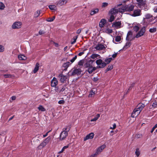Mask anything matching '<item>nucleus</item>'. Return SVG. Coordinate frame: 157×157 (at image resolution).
I'll return each instance as SVG.
<instances>
[{
	"instance_id": "nucleus-62",
	"label": "nucleus",
	"mask_w": 157,
	"mask_h": 157,
	"mask_svg": "<svg viewBox=\"0 0 157 157\" xmlns=\"http://www.w3.org/2000/svg\"><path fill=\"white\" fill-rule=\"evenodd\" d=\"M53 44L55 45V46L56 47H58L59 45L58 44L54 42H53Z\"/></svg>"
},
{
	"instance_id": "nucleus-20",
	"label": "nucleus",
	"mask_w": 157,
	"mask_h": 157,
	"mask_svg": "<svg viewBox=\"0 0 157 157\" xmlns=\"http://www.w3.org/2000/svg\"><path fill=\"white\" fill-rule=\"evenodd\" d=\"M106 146L105 144L101 146L97 150L96 153L97 154H99L101 152L102 150Z\"/></svg>"
},
{
	"instance_id": "nucleus-63",
	"label": "nucleus",
	"mask_w": 157,
	"mask_h": 157,
	"mask_svg": "<svg viewBox=\"0 0 157 157\" xmlns=\"http://www.w3.org/2000/svg\"><path fill=\"white\" fill-rule=\"evenodd\" d=\"M16 99V97L15 96H13L11 97V99L12 100H15Z\"/></svg>"
},
{
	"instance_id": "nucleus-51",
	"label": "nucleus",
	"mask_w": 157,
	"mask_h": 157,
	"mask_svg": "<svg viewBox=\"0 0 157 157\" xmlns=\"http://www.w3.org/2000/svg\"><path fill=\"white\" fill-rule=\"evenodd\" d=\"M65 101L63 100H60L59 101L58 103L59 104H64Z\"/></svg>"
},
{
	"instance_id": "nucleus-56",
	"label": "nucleus",
	"mask_w": 157,
	"mask_h": 157,
	"mask_svg": "<svg viewBox=\"0 0 157 157\" xmlns=\"http://www.w3.org/2000/svg\"><path fill=\"white\" fill-rule=\"evenodd\" d=\"M85 51V50H84L82 52H80L78 54V56H81L84 53V52Z\"/></svg>"
},
{
	"instance_id": "nucleus-39",
	"label": "nucleus",
	"mask_w": 157,
	"mask_h": 157,
	"mask_svg": "<svg viewBox=\"0 0 157 157\" xmlns=\"http://www.w3.org/2000/svg\"><path fill=\"white\" fill-rule=\"evenodd\" d=\"M84 63V60L82 59L80 60L78 63V65L80 66H82L83 65Z\"/></svg>"
},
{
	"instance_id": "nucleus-45",
	"label": "nucleus",
	"mask_w": 157,
	"mask_h": 157,
	"mask_svg": "<svg viewBox=\"0 0 157 157\" xmlns=\"http://www.w3.org/2000/svg\"><path fill=\"white\" fill-rule=\"evenodd\" d=\"M4 76L5 78H11L12 77V75L10 74H4L3 75Z\"/></svg>"
},
{
	"instance_id": "nucleus-7",
	"label": "nucleus",
	"mask_w": 157,
	"mask_h": 157,
	"mask_svg": "<svg viewBox=\"0 0 157 157\" xmlns=\"http://www.w3.org/2000/svg\"><path fill=\"white\" fill-rule=\"evenodd\" d=\"M58 84V81L56 78L54 77L51 81V86L52 87H55V90L57 91L59 89L58 86H56Z\"/></svg>"
},
{
	"instance_id": "nucleus-4",
	"label": "nucleus",
	"mask_w": 157,
	"mask_h": 157,
	"mask_svg": "<svg viewBox=\"0 0 157 157\" xmlns=\"http://www.w3.org/2000/svg\"><path fill=\"white\" fill-rule=\"evenodd\" d=\"M70 128L71 127L70 126H67L66 128H63L59 136V139L60 140H64L67 136L68 132L70 131Z\"/></svg>"
},
{
	"instance_id": "nucleus-38",
	"label": "nucleus",
	"mask_w": 157,
	"mask_h": 157,
	"mask_svg": "<svg viewBox=\"0 0 157 157\" xmlns=\"http://www.w3.org/2000/svg\"><path fill=\"white\" fill-rule=\"evenodd\" d=\"M38 109L41 111H45V109L43 107L42 105H40L38 107Z\"/></svg>"
},
{
	"instance_id": "nucleus-15",
	"label": "nucleus",
	"mask_w": 157,
	"mask_h": 157,
	"mask_svg": "<svg viewBox=\"0 0 157 157\" xmlns=\"http://www.w3.org/2000/svg\"><path fill=\"white\" fill-rule=\"evenodd\" d=\"M95 48L97 50H102L105 48V47L103 44H100L97 45Z\"/></svg>"
},
{
	"instance_id": "nucleus-6",
	"label": "nucleus",
	"mask_w": 157,
	"mask_h": 157,
	"mask_svg": "<svg viewBox=\"0 0 157 157\" xmlns=\"http://www.w3.org/2000/svg\"><path fill=\"white\" fill-rule=\"evenodd\" d=\"M82 71L81 69L76 68L73 70H71L68 72L69 76H74L77 75H78L81 74Z\"/></svg>"
},
{
	"instance_id": "nucleus-31",
	"label": "nucleus",
	"mask_w": 157,
	"mask_h": 157,
	"mask_svg": "<svg viewBox=\"0 0 157 157\" xmlns=\"http://www.w3.org/2000/svg\"><path fill=\"white\" fill-rule=\"evenodd\" d=\"M55 18V16H53L52 18H48L46 19V21L48 22H52L54 20Z\"/></svg>"
},
{
	"instance_id": "nucleus-48",
	"label": "nucleus",
	"mask_w": 157,
	"mask_h": 157,
	"mask_svg": "<svg viewBox=\"0 0 157 157\" xmlns=\"http://www.w3.org/2000/svg\"><path fill=\"white\" fill-rule=\"evenodd\" d=\"M77 58V56L76 55H75L74 57L72 59H71L70 60L71 62V63H73L74 62V61L75 60V59Z\"/></svg>"
},
{
	"instance_id": "nucleus-57",
	"label": "nucleus",
	"mask_w": 157,
	"mask_h": 157,
	"mask_svg": "<svg viewBox=\"0 0 157 157\" xmlns=\"http://www.w3.org/2000/svg\"><path fill=\"white\" fill-rule=\"evenodd\" d=\"M97 154H98L96 152L95 153L91 155L89 157H96L97 156Z\"/></svg>"
},
{
	"instance_id": "nucleus-2",
	"label": "nucleus",
	"mask_w": 157,
	"mask_h": 157,
	"mask_svg": "<svg viewBox=\"0 0 157 157\" xmlns=\"http://www.w3.org/2000/svg\"><path fill=\"white\" fill-rule=\"evenodd\" d=\"M144 107V104L141 103H139L133 110L131 114V117H134L136 116H137L138 115Z\"/></svg>"
},
{
	"instance_id": "nucleus-1",
	"label": "nucleus",
	"mask_w": 157,
	"mask_h": 157,
	"mask_svg": "<svg viewBox=\"0 0 157 157\" xmlns=\"http://www.w3.org/2000/svg\"><path fill=\"white\" fill-rule=\"evenodd\" d=\"M94 63L95 64L94 60L90 59L87 61L84 65V67L87 68V71L90 74H92L97 68H98L97 67H93Z\"/></svg>"
},
{
	"instance_id": "nucleus-10",
	"label": "nucleus",
	"mask_w": 157,
	"mask_h": 157,
	"mask_svg": "<svg viewBox=\"0 0 157 157\" xmlns=\"http://www.w3.org/2000/svg\"><path fill=\"white\" fill-rule=\"evenodd\" d=\"M141 10L139 9L134 10L133 11V13L131 15V16L135 17L140 16L141 14Z\"/></svg>"
},
{
	"instance_id": "nucleus-55",
	"label": "nucleus",
	"mask_w": 157,
	"mask_h": 157,
	"mask_svg": "<svg viewBox=\"0 0 157 157\" xmlns=\"http://www.w3.org/2000/svg\"><path fill=\"white\" fill-rule=\"evenodd\" d=\"M98 77H94L93 80L94 82H97L98 81Z\"/></svg>"
},
{
	"instance_id": "nucleus-35",
	"label": "nucleus",
	"mask_w": 157,
	"mask_h": 157,
	"mask_svg": "<svg viewBox=\"0 0 157 157\" xmlns=\"http://www.w3.org/2000/svg\"><path fill=\"white\" fill-rule=\"evenodd\" d=\"M135 154L137 157H138L140 155V152L139 148H137L136 149V151H135Z\"/></svg>"
},
{
	"instance_id": "nucleus-42",
	"label": "nucleus",
	"mask_w": 157,
	"mask_h": 157,
	"mask_svg": "<svg viewBox=\"0 0 157 157\" xmlns=\"http://www.w3.org/2000/svg\"><path fill=\"white\" fill-rule=\"evenodd\" d=\"M98 55L97 54H92L90 56L91 58L93 59H95L97 58Z\"/></svg>"
},
{
	"instance_id": "nucleus-33",
	"label": "nucleus",
	"mask_w": 157,
	"mask_h": 157,
	"mask_svg": "<svg viewBox=\"0 0 157 157\" xmlns=\"http://www.w3.org/2000/svg\"><path fill=\"white\" fill-rule=\"evenodd\" d=\"M95 94V91H94L93 90H91L90 93V94L89 95V97H92Z\"/></svg>"
},
{
	"instance_id": "nucleus-36",
	"label": "nucleus",
	"mask_w": 157,
	"mask_h": 157,
	"mask_svg": "<svg viewBox=\"0 0 157 157\" xmlns=\"http://www.w3.org/2000/svg\"><path fill=\"white\" fill-rule=\"evenodd\" d=\"M5 7L4 4L2 2H0V10H3Z\"/></svg>"
},
{
	"instance_id": "nucleus-40",
	"label": "nucleus",
	"mask_w": 157,
	"mask_h": 157,
	"mask_svg": "<svg viewBox=\"0 0 157 157\" xmlns=\"http://www.w3.org/2000/svg\"><path fill=\"white\" fill-rule=\"evenodd\" d=\"M40 13V10H37L36 13L34 15V17H38Z\"/></svg>"
},
{
	"instance_id": "nucleus-53",
	"label": "nucleus",
	"mask_w": 157,
	"mask_h": 157,
	"mask_svg": "<svg viewBox=\"0 0 157 157\" xmlns=\"http://www.w3.org/2000/svg\"><path fill=\"white\" fill-rule=\"evenodd\" d=\"M106 31L107 32L109 33H112L113 32V31L111 29L108 28L106 29Z\"/></svg>"
},
{
	"instance_id": "nucleus-22",
	"label": "nucleus",
	"mask_w": 157,
	"mask_h": 157,
	"mask_svg": "<svg viewBox=\"0 0 157 157\" xmlns=\"http://www.w3.org/2000/svg\"><path fill=\"white\" fill-rule=\"evenodd\" d=\"M98 11L99 9L98 8L93 9L90 11V14L93 15L98 13Z\"/></svg>"
},
{
	"instance_id": "nucleus-25",
	"label": "nucleus",
	"mask_w": 157,
	"mask_h": 157,
	"mask_svg": "<svg viewBox=\"0 0 157 157\" xmlns=\"http://www.w3.org/2000/svg\"><path fill=\"white\" fill-rule=\"evenodd\" d=\"M151 18L149 19L148 21H147V23H145V25H148L149 24H150V23L152 22L155 19V17H154L153 16H152Z\"/></svg>"
},
{
	"instance_id": "nucleus-41",
	"label": "nucleus",
	"mask_w": 157,
	"mask_h": 157,
	"mask_svg": "<svg viewBox=\"0 0 157 157\" xmlns=\"http://www.w3.org/2000/svg\"><path fill=\"white\" fill-rule=\"evenodd\" d=\"M115 19L114 15H111L110 17V18L109 20V22H112Z\"/></svg>"
},
{
	"instance_id": "nucleus-27",
	"label": "nucleus",
	"mask_w": 157,
	"mask_h": 157,
	"mask_svg": "<svg viewBox=\"0 0 157 157\" xmlns=\"http://www.w3.org/2000/svg\"><path fill=\"white\" fill-rule=\"evenodd\" d=\"M131 44V43L130 42H127L124 46L123 49H126L127 48L130 46Z\"/></svg>"
},
{
	"instance_id": "nucleus-19",
	"label": "nucleus",
	"mask_w": 157,
	"mask_h": 157,
	"mask_svg": "<svg viewBox=\"0 0 157 157\" xmlns=\"http://www.w3.org/2000/svg\"><path fill=\"white\" fill-rule=\"evenodd\" d=\"M106 20L105 19H101L99 23V26L101 27H103L105 24L106 23Z\"/></svg>"
},
{
	"instance_id": "nucleus-5",
	"label": "nucleus",
	"mask_w": 157,
	"mask_h": 157,
	"mask_svg": "<svg viewBox=\"0 0 157 157\" xmlns=\"http://www.w3.org/2000/svg\"><path fill=\"white\" fill-rule=\"evenodd\" d=\"M51 139V138L50 136L47 137L37 147V149L38 150H40L42 149L48 143Z\"/></svg>"
},
{
	"instance_id": "nucleus-64",
	"label": "nucleus",
	"mask_w": 157,
	"mask_h": 157,
	"mask_svg": "<svg viewBox=\"0 0 157 157\" xmlns=\"http://www.w3.org/2000/svg\"><path fill=\"white\" fill-rule=\"evenodd\" d=\"M135 84V83H132V84H131L130 87L132 88L134 86Z\"/></svg>"
},
{
	"instance_id": "nucleus-43",
	"label": "nucleus",
	"mask_w": 157,
	"mask_h": 157,
	"mask_svg": "<svg viewBox=\"0 0 157 157\" xmlns=\"http://www.w3.org/2000/svg\"><path fill=\"white\" fill-rule=\"evenodd\" d=\"M133 29L136 32L139 30V27L138 26L135 25L133 27Z\"/></svg>"
},
{
	"instance_id": "nucleus-29",
	"label": "nucleus",
	"mask_w": 157,
	"mask_h": 157,
	"mask_svg": "<svg viewBox=\"0 0 157 157\" xmlns=\"http://www.w3.org/2000/svg\"><path fill=\"white\" fill-rule=\"evenodd\" d=\"M113 68V65H109L107 68L105 70V72H107L108 71L112 70Z\"/></svg>"
},
{
	"instance_id": "nucleus-8",
	"label": "nucleus",
	"mask_w": 157,
	"mask_h": 157,
	"mask_svg": "<svg viewBox=\"0 0 157 157\" xmlns=\"http://www.w3.org/2000/svg\"><path fill=\"white\" fill-rule=\"evenodd\" d=\"M146 27L145 26L143 27L138 32L136 36V37L138 38L142 36H143L146 31Z\"/></svg>"
},
{
	"instance_id": "nucleus-32",
	"label": "nucleus",
	"mask_w": 157,
	"mask_h": 157,
	"mask_svg": "<svg viewBox=\"0 0 157 157\" xmlns=\"http://www.w3.org/2000/svg\"><path fill=\"white\" fill-rule=\"evenodd\" d=\"M78 38V36H74L72 40H73V41H72L71 42V44H75L76 42V40Z\"/></svg>"
},
{
	"instance_id": "nucleus-61",
	"label": "nucleus",
	"mask_w": 157,
	"mask_h": 157,
	"mask_svg": "<svg viewBox=\"0 0 157 157\" xmlns=\"http://www.w3.org/2000/svg\"><path fill=\"white\" fill-rule=\"evenodd\" d=\"M81 30L80 29H79L77 31L76 33L77 34H79L81 33Z\"/></svg>"
},
{
	"instance_id": "nucleus-23",
	"label": "nucleus",
	"mask_w": 157,
	"mask_h": 157,
	"mask_svg": "<svg viewBox=\"0 0 157 157\" xmlns=\"http://www.w3.org/2000/svg\"><path fill=\"white\" fill-rule=\"evenodd\" d=\"M40 67V64L39 63H37L36 65V66L35 67L33 71V72L34 73H36L39 69V68Z\"/></svg>"
},
{
	"instance_id": "nucleus-13",
	"label": "nucleus",
	"mask_w": 157,
	"mask_h": 157,
	"mask_svg": "<svg viewBox=\"0 0 157 157\" xmlns=\"http://www.w3.org/2000/svg\"><path fill=\"white\" fill-rule=\"evenodd\" d=\"M94 136V134L93 133H90L84 138V140L86 141L88 139H91L93 138Z\"/></svg>"
},
{
	"instance_id": "nucleus-50",
	"label": "nucleus",
	"mask_w": 157,
	"mask_h": 157,
	"mask_svg": "<svg viewBox=\"0 0 157 157\" xmlns=\"http://www.w3.org/2000/svg\"><path fill=\"white\" fill-rule=\"evenodd\" d=\"M66 88V86H63L60 89V90L59 91L60 92H62L64 91L65 90Z\"/></svg>"
},
{
	"instance_id": "nucleus-34",
	"label": "nucleus",
	"mask_w": 157,
	"mask_h": 157,
	"mask_svg": "<svg viewBox=\"0 0 157 157\" xmlns=\"http://www.w3.org/2000/svg\"><path fill=\"white\" fill-rule=\"evenodd\" d=\"M56 7V6L54 5H50L48 6L49 9L51 10H55Z\"/></svg>"
},
{
	"instance_id": "nucleus-18",
	"label": "nucleus",
	"mask_w": 157,
	"mask_h": 157,
	"mask_svg": "<svg viewBox=\"0 0 157 157\" xmlns=\"http://www.w3.org/2000/svg\"><path fill=\"white\" fill-rule=\"evenodd\" d=\"M71 64V63L69 62H66L63 63L62 66L64 68L63 70L65 71H67V68Z\"/></svg>"
},
{
	"instance_id": "nucleus-16",
	"label": "nucleus",
	"mask_w": 157,
	"mask_h": 157,
	"mask_svg": "<svg viewBox=\"0 0 157 157\" xmlns=\"http://www.w3.org/2000/svg\"><path fill=\"white\" fill-rule=\"evenodd\" d=\"M118 12V10L115 8L111 9L109 11V14L114 15Z\"/></svg>"
},
{
	"instance_id": "nucleus-12",
	"label": "nucleus",
	"mask_w": 157,
	"mask_h": 157,
	"mask_svg": "<svg viewBox=\"0 0 157 157\" xmlns=\"http://www.w3.org/2000/svg\"><path fill=\"white\" fill-rule=\"evenodd\" d=\"M121 21H116L113 23L112 26L115 27L116 29H119L121 27Z\"/></svg>"
},
{
	"instance_id": "nucleus-17",
	"label": "nucleus",
	"mask_w": 157,
	"mask_h": 157,
	"mask_svg": "<svg viewBox=\"0 0 157 157\" xmlns=\"http://www.w3.org/2000/svg\"><path fill=\"white\" fill-rule=\"evenodd\" d=\"M152 16V15L149 13L146 14L145 16V18H144V23H147V21H148L149 19L151 18L150 17Z\"/></svg>"
},
{
	"instance_id": "nucleus-14",
	"label": "nucleus",
	"mask_w": 157,
	"mask_h": 157,
	"mask_svg": "<svg viewBox=\"0 0 157 157\" xmlns=\"http://www.w3.org/2000/svg\"><path fill=\"white\" fill-rule=\"evenodd\" d=\"M67 2V1L66 0H59L56 3L57 6H60L63 5L64 3H66Z\"/></svg>"
},
{
	"instance_id": "nucleus-37",
	"label": "nucleus",
	"mask_w": 157,
	"mask_h": 157,
	"mask_svg": "<svg viewBox=\"0 0 157 157\" xmlns=\"http://www.w3.org/2000/svg\"><path fill=\"white\" fill-rule=\"evenodd\" d=\"M152 106L154 108H156L157 106V101L155 100L154 102H153L152 104Z\"/></svg>"
},
{
	"instance_id": "nucleus-46",
	"label": "nucleus",
	"mask_w": 157,
	"mask_h": 157,
	"mask_svg": "<svg viewBox=\"0 0 157 157\" xmlns=\"http://www.w3.org/2000/svg\"><path fill=\"white\" fill-rule=\"evenodd\" d=\"M68 147V146H64L63 148H62L61 151H60L59 152V153H61L62 152H63V151L65 149L67 148Z\"/></svg>"
},
{
	"instance_id": "nucleus-60",
	"label": "nucleus",
	"mask_w": 157,
	"mask_h": 157,
	"mask_svg": "<svg viewBox=\"0 0 157 157\" xmlns=\"http://www.w3.org/2000/svg\"><path fill=\"white\" fill-rule=\"evenodd\" d=\"M97 120H98L97 118H96V117H95L93 119H91V120H90V121H91V122L92 121H96Z\"/></svg>"
},
{
	"instance_id": "nucleus-11",
	"label": "nucleus",
	"mask_w": 157,
	"mask_h": 157,
	"mask_svg": "<svg viewBox=\"0 0 157 157\" xmlns=\"http://www.w3.org/2000/svg\"><path fill=\"white\" fill-rule=\"evenodd\" d=\"M58 77L60 78V81L62 83L65 82L67 78V76L63 75L62 73L59 74Z\"/></svg>"
},
{
	"instance_id": "nucleus-30",
	"label": "nucleus",
	"mask_w": 157,
	"mask_h": 157,
	"mask_svg": "<svg viewBox=\"0 0 157 157\" xmlns=\"http://www.w3.org/2000/svg\"><path fill=\"white\" fill-rule=\"evenodd\" d=\"M157 31V29L156 27L151 28L149 30V32L151 33L155 32Z\"/></svg>"
},
{
	"instance_id": "nucleus-58",
	"label": "nucleus",
	"mask_w": 157,
	"mask_h": 157,
	"mask_svg": "<svg viewBox=\"0 0 157 157\" xmlns=\"http://www.w3.org/2000/svg\"><path fill=\"white\" fill-rule=\"evenodd\" d=\"M51 131V130H50V131H48V132H47L43 136V137L44 138V137H45L47 136L48 135V133L49 132H50Z\"/></svg>"
},
{
	"instance_id": "nucleus-24",
	"label": "nucleus",
	"mask_w": 157,
	"mask_h": 157,
	"mask_svg": "<svg viewBox=\"0 0 157 157\" xmlns=\"http://www.w3.org/2000/svg\"><path fill=\"white\" fill-rule=\"evenodd\" d=\"M134 6L132 5H130L129 6H128L126 8V10L127 11H132L134 10Z\"/></svg>"
},
{
	"instance_id": "nucleus-54",
	"label": "nucleus",
	"mask_w": 157,
	"mask_h": 157,
	"mask_svg": "<svg viewBox=\"0 0 157 157\" xmlns=\"http://www.w3.org/2000/svg\"><path fill=\"white\" fill-rule=\"evenodd\" d=\"M45 33V32L44 31L40 30L39 32V33L40 35L43 34Z\"/></svg>"
},
{
	"instance_id": "nucleus-3",
	"label": "nucleus",
	"mask_w": 157,
	"mask_h": 157,
	"mask_svg": "<svg viewBox=\"0 0 157 157\" xmlns=\"http://www.w3.org/2000/svg\"><path fill=\"white\" fill-rule=\"evenodd\" d=\"M112 60V59L111 57L107 58L105 60V61L106 62L105 63L103 62L102 60L101 59H97L96 62V63L98 65L97 67L98 68H104L106 65L107 64L109 63Z\"/></svg>"
},
{
	"instance_id": "nucleus-52",
	"label": "nucleus",
	"mask_w": 157,
	"mask_h": 157,
	"mask_svg": "<svg viewBox=\"0 0 157 157\" xmlns=\"http://www.w3.org/2000/svg\"><path fill=\"white\" fill-rule=\"evenodd\" d=\"M116 127V125L115 123L113 124V127H110V128L111 129H114Z\"/></svg>"
},
{
	"instance_id": "nucleus-47",
	"label": "nucleus",
	"mask_w": 157,
	"mask_h": 157,
	"mask_svg": "<svg viewBox=\"0 0 157 157\" xmlns=\"http://www.w3.org/2000/svg\"><path fill=\"white\" fill-rule=\"evenodd\" d=\"M5 48L3 46L0 45V52H2L4 51Z\"/></svg>"
},
{
	"instance_id": "nucleus-26",
	"label": "nucleus",
	"mask_w": 157,
	"mask_h": 157,
	"mask_svg": "<svg viewBox=\"0 0 157 157\" xmlns=\"http://www.w3.org/2000/svg\"><path fill=\"white\" fill-rule=\"evenodd\" d=\"M137 2L138 3L139 5L140 6H144L145 3L144 1V0H136Z\"/></svg>"
},
{
	"instance_id": "nucleus-59",
	"label": "nucleus",
	"mask_w": 157,
	"mask_h": 157,
	"mask_svg": "<svg viewBox=\"0 0 157 157\" xmlns=\"http://www.w3.org/2000/svg\"><path fill=\"white\" fill-rule=\"evenodd\" d=\"M117 53H115V54H113L112 56V57L113 58H116L117 56Z\"/></svg>"
},
{
	"instance_id": "nucleus-9",
	"label": "nucleus",
	"mask_w": 157,
	"mask_h": 157,
	"mask_svg": "<svg viewBox=\"0 0 157 157\" xmlns=\"http://www.w3.org/2000/svg\"><path fill=\"white\" fill-rule=\"evenodd\" d=\"M21 22L20 21L15 22L12 25V28L13 29H18L21 26Z\"/></svg>"
},
{
	"instance_id": "nucleus-44",
	"label": "nucleus",
	"mask_w": 157,
	"mask_h": 157,
	"mask_svg": "<svg viewBox=\"0 0 157 157\" xmlns=\"http://www.w3.org/2000/svg\"><path fill=\"white\" fill-rule=\"evenodd\" d=\"M121 40V37L120 36H117L115 37V40L117 42H119Z\"/></svg>"
},
{
	"instance_id": "nucleus-21",
	"label": "nucleus",
	"mask_w": 157,
	"mask_h": 157,
	"mask_svg": "<svg viewBox=\"0 0 157 157\" xmlns=\"http://www.w3.org/2000/svg\"><path fill=\"white\" fill-rule=\"evenodd\" d=\"M132 31H129L128 32L127 34V36L126 37V40L128 41H129V40H130V38L132 37Z\"/></svg>"
},
{
	"instance_id": "nucleus-28",
	"label": "nucleus",
	"mask_w": 157,
	"mask_h": 157,
	"mask_svg": "<svg viewBox=\"0 0 157 157\" xmlns=\"http://www.w3.org/2000/svg\"><path fill=\"white\" fill-rule=\"evenodd\" d=\"M18 57L20 60H24L26 59V57L23 55H18Z\"/></svg>"
},
{
	"instance_id": "nucleus-49",
	"label": "nucleus",
	"mask_w": 157,
	"mask_h": 157,
	"mask_svg": "<svg viewBox=\"0 0 157 157\" xmlns=\"http://www.w3.org/2000/svg\"><path fill=\"white\" fill-rule=\"evenodd\" d=\"M108 4L107 2H103L102 3V7H105L108 6Z\"/></svg>"
}]
</instances>
